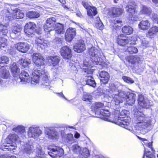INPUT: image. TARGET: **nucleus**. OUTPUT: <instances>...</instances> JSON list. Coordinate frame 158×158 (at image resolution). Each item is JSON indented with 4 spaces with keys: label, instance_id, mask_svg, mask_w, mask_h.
<instances>
[{
    "label": "nucleus",
    "instance_id": "obj_1",
    "mask_svg": "<svg viewBox=\"0 0 158 158\" xmlns=\"http://www.w3.org/2000/svg\"><path fill=\"white\" fill-rule=\"evenodd\" d=\"M32 64H31L29 67L31 68V71L28 73L26 71H22L19 75V79L20 82L23 84L29 83L31 81V83L36 84L39 82L40 77L42 78V84L45 86L49 85V80L47 75V73L44 71L40 70H35L33 72V68Z\"/></svg>",
    "mask_w": 158,
    "mask_h": 158
},
{
    "label": "nucleus",
    "instance_id": "obj_2",
    "mask_svg": "<svg viewBox=\"0 0 158 158\" xmlns=\"http://www.w3.org/2000/svg\"><path fill=\"white\" fill-rule=\"evenodd\" d=\"M135 117V123L136 125L135 128L140 132L143 134L146 131L145 130L151 125V120L150 118L145 117L140 111L137 110L134 113Z\"/></svg>",
    "mask_w": 158,
    "mask_h": 158
},
{
    "label": "nucleus",
    "instance_id": "obj_3",
    "mask_svg": "<svg viewBox=\"0 0 158 158\" xmlns=\"http://www.w3.org/2000/svg\"><path fill=\"white\" fill-rule=\"evenodd\" d=\"M127 111L123 110L120 112L118 117L117 123L120 126L125 128L134 134H136L135 131L133 130L132 127L130 126V120L124 118L127 116Z\"/></svg>",
    "mask_w": 158,
    "mask_h": 158
},
{
    "label": "nucleus",
    "instance_id": "obj_4",
    "mask_svg": "<svg viewBox=\"0 0 158 158\" xmlns=\"http://www.w3.org/2000/svg\"><path fill=\"white\" fill-rule=\"evenodd\" d=\"M89 54L93 62H94L97 64H102L103 61L98 50L94 48H92L90 50Z\"/></svg>",
    "mask_w": 158,
    "mask_h": 158
},
{
    "label": "nucleus",
    "instance_id": "obj_5",
    "mask_svg": "<svg viewBox=\"0 0 158 158\" xmlns=\"http://www.w3.org/2000/svg\"><path fill=\"white\" fill-rule=\"evenodd\" d=\"M128 93L124 91L120 90L117 94H113V98L115 104L118 105L120 103L125 100Z\"/></svg>",
    "mask_w": 158,
    "mask_h": 158
},
{
    "label": "nucleus",
    "instance_id": "obj_6",
    "mask_svg": "<svg viewBox=\"0 0 158 158\" xmlns=\"http://www.w3.org/2000/svg\"><path fill=\"white\" fill-rule=\"evenodd\" d=\"M42 131L39 127L33 125L29 127L27 131V135L29 137L36 138L41 135Z\"/></svg>",
    "mask_w": 158,
    "mask_h": 158
},
{
    "label": "nucleus",
    "instance_id": "obj_7",
    "mask_svg": "<svg viewBox=\"0 0 158 158\" xmlns=\"http://www.w3.org/2000/svg\"><path fill=\"white\" fill-rule=\"evenodd\" d=\"M63 149L58 147L50 148L49 151L48 152V154L53 158H60L63 154Z\"/></svg>",
    "mask_w": 158,
    "mask_h": 158
},
{
    "label": "nucleus",
    "instance_id": "obj_8",
    "mask_svg": "<svg viewBox=\"0 0 158 158\" xmlns=\"http://www.w3.org/2000/svg\"><path fill=\"white\" fill-rule=\"evenodd\" d=\"M32 56L33 61L36 66L39 67L44 64V59L40 54L34 53Z\"/></svg>",
    "mask_w": 158,
    "mask_h": 158
},
{
    "label": "nucleus",
    "instance_id": "obj_9",
    "mask_svg": "<svg viewBox=\"0 0 158 158\" xmlns=\"http://www.w3.org/2000/svg\"><path fill=\"white\" fill-rule=\"evenodd\" d=\"M138 103L143 108H148L151 105L148 99L146 97H144L142 94H139L138 96Z\"/></svg>",
    "mask_w": 158,
    "mask_h": 158
},
{
    "label": "nucleus",
    "instance_id": "obj_10",
    "mask_svg": "<svg viewBox=\"0 0 158 158\" xmlns=\"http://www.w3.org/2000/svg\"><path fill=\"white\" fill-rule=\"evenodd\" d=\"M138 103L143 108H148L151 105L148 99L146 97H144L142 94H139L138 96Z\"/></svg>",
    "mask_w": 158,
    "mask_h": 158
},
{
    "label": "nucleus",
    "instance_id": "obj_11",
    "mask_svg": "<svg viewBox=\"0 0 158 158\" xmlns=\"http://www.w3.org/2000/svg\"><path fill=\"white\" fill-rule=\"evenodd\" d=\"M56 21V19L54 17L48 19L46 25L44 26V30L45 31L49 32L53 30Z\"/></svg>",
    "mask_w": 158,
    "mask_h": 158
},
{
    "label": "nucleus",
    "instance_id": "obj_12",
    "mask_svg": "<svg viewBox=\"0 0 158 158\" xmlns=\"http://www.w3.org/2000/svg\"><path fill=\"white\" fill-rule=\"evenodd\" d=\"M60 52L64 59H70L72 56L71 49L67 46L62 47L60 49Z\"/></svg>",
    "mask_w": 158,
    "mask_h": 158
},
{
    "label": "nucleus",
    "instance_id": "obj_13",
    "mask_svg": "<svg viewBox=\"0 0 158 158\" xmlns=\"http://www.w3.org/2000/svg\"><path fill=\"white\" fill-rule=\"evenodd\" d=\"M36 25L33 22H29L27 23L24 27V32L29 36L33 34L35 30Z\"/></svg>",
    "mask_w": 158,
    "mask_h": 158
},
{
    "label": "nucleus",
    "instance_id": "obj_14",
    "mask_svg": "<svg viewBox=\"0 0 158 158\" xmlns=\"http://www.w3.org/2000/svg\"><path fill=\"white\" fill-rule=\"evenodd\" d=\"M137 6L135 2H129V4L127 5L126 7V11L129 14V16L131 17V20H135L132 19V17L133 15L136 13L137 10H136Z\"/></svg>",
    "mask_w": 158,
    "mask_h": 158
},
{
    "label": "nucleus",
    "instance_id": "obj_15",
    "mask_svg": "<svg viewBox=\"0 0 158 158\" xmlns=\"http://www.w3.org/2000/svg\"><path fill=\"white\" fill-rule=\"evenodd\" d=\"M76 34V30L74 28H70L68 29L65 35L66 40L68 42L71 41L74 38Z\"/></svg>",
    "mask_w": 158,
    "mask_h": 158
},
{
    "label": "nucleus",
    "instance_id": "obj_16",
    "mask_svg": "<svg viewBox=\"0 0 158 158\" xmlns=\"http://www.w3.org/2000/svg\"><path fill=\"white\" fill-rule=\"evenodd\" d=\"M117 41L118 44L121 46H124L126 44H131L130 39L129 40L127 37L123 36V35H118Z\"/></svg>",
    "mask_w": 158,
    "mask_h": 158
},
{
    "label": "nucleus",
    "instance_id": "obj_17",
    "mask_svg": "<svg viewBox=\"0 0 158 158\" xmlns=\"http://www.w3.org/2000/svg\"><path fill=\"white\" fill-rule=\"evenodd\" d=\"M15 48L19 51L25 53L30 48L29 45L26 43H19L15 45Z\"/></svg>",
    "mask_w": 158,
    "mask_h": 158
},
{
    "label": "nucleus",
    "instance_id": "obj_18",
    "mask_svg": "<svg viewBox=\"0 0 158 158\" xmlns=\"http://www.w3.org/2000/svg\"><path fill=\"white\" fill-rule=\"evenodd\" d=\"M85 49V45L84 42L81 40L76 43L73 46V49L75 52L80 53Z\"/></svg>",
    "mask_w": 158,
    "mask_h": 158
},
{
    "label": "nucleus",
    "instance_id": "obj_19",
    "mask_svg": "<svg viewBox=\"0 0 158 158\" xmlns=\"http://www.w3.org/2000/svg\"><path fill=\"white\" fill-rule=\"evenodd\" d=\"M10 69L12 74L14 77H17L20 74H19L20 70L18 65L15 63H13L10 66Z\"/></svg>",
    "mask_w": 158,
    "mask_h": 158
},
{
    "label": "nucleus",
    "instance_id": "obj_20",
    "mask_svg": "<svg viewBox=\"0 0 158 158\" xmlns=\"http://www.w3.org/2000/svg\"><path fill=\"white\" fill-rule=\"evenodd\" d=\"M100 80L101 82L104 84H107L109 79V75L108 73L106 71H101L99 74Z\"/></svg>",
    "mask_w": 158,
    "mask_h": 158
},
{
    "label": "nucleus",
    "instance_id": "obj_21",
    "mask_svg": "<svg viewBox=\"0 0 158 158\" xmlns=\"http://www.w3.org/2000/svg\"><path fill=\"white\" fill-rule=\"evenodd\" d=\"M24 16V14L23 12L19 10H17L14 11L12 16L10 15V16H9L8 18L10 20L14 19H20L23 18Z\"/></svg>",
    "mask_w": 158,
    "mask_h": 158
},
{
    "label": "nucleus",
    "instance_id": "obj_22",
    "mask_svg": "<svg viewBox=\"0 0 158 158\" xmlns=\"http://www.w3.org/2000/svg\"><path fill=\"white\" fill-rule=\"evenodd\" d=\"M45 134L48 135V137L49 138L53 139L56 137L58 136V132H57L55 129H50L47 128L45 129Z\"/></svg>",
    "mask_w": 158,
    "mask_h": 158
},
{
    "label": "nucleus",
    "instance_id": "obj_23",
    "mask_svg": "<svg viewBox=\"0 0 158 158\" xmlns=\"http://www.w3.org/2000/svg\"><path fill=\"white\" fill-rule=\"evenodd\" d=\"M136 97V95L134 94L128 93L125 100L128 104L132 106L135 102Z\"/></svg>",
    "mask_w": 158,
    "mask_h": 158
},
{
    "label": "nucleus",
    "instance_id": "obj_24",
    "mask_svg": "<svg viewBox=\"0 0 158 158\" xmlns=\"http://www.w3.org/2000/svg\"><path fill=\"white\" fill-rule=\"evenodd\" d=\"M110 91H108L110 94L109 95L111 96L113 98V94H117L120 90H118V86L114 83H111L109 85Z\"/></svg>",
    "mask_w": 158,
    "mask_h": 158
},
{
    "label": "nucleus",
    "instance_id": "obj_25",
    "mask_svg": "<svg viewBox=\"0 0 158 158\" xmlns=\"http://www.w3.org/2000/svg\"><path fill=\"white\" fill-rule=\"evenodd\" d=\"M35 144H33L29 143H27L24 146V152L27 154H30L33 152L34 151V149Z\"/></svg>",
    "mask_w": 158,
    "mask_h": 158
},
{
    "label": "nucleus",
    "instance_id": "obj_26",
    "mask_svg": "<svg viewBox=\"0 0 158 158\" xmlns=\"http://www.w3.org/2000/svg\"><path fill=\"white\" fill-rule=\"evenodd\" d=\"M126 59L128 63L132 64H138L140 61L139 57L136 56H128Z\"/></svg>",
    "mask_w": 158,
    "mask_h": 158
},
{
    "label": "nucleus",
    "instance_id": "obj_27",
    "mask_svg": "<svg viewBox=\"0 0 158 158\" xmlns=\"http://www.w3.org/2000/svg\"><path fill=\"white\" fill-rule=\"evenodd\" d=\"M139 28L141 29L145 30L148 29L150 26V23L148 20H143L139 24Z\"/></svg>",
    "mask_w": 158,
    "mask_h": 158
},
{
    "label": "nucleus",
    "instance_id": "obj_28",
    "mask_svg": "<svg viewBox=\"0 0 158 158\" xmlns=\"http://www.w3.org/2000/svg\"><path fill=\"white\" fill-rule=\"evenodd\" d=\"M35 43L38 46L42 49L45 48L48 45L46 41L39 38L35 40Z\"/></svg>",
    "mask_w": 158,
    "mask_h": 158
},
{
    "label": "nucleus",
    "instance_id": "obj_29",
    "mask_svg": "<svg viewBox=\"0 0 158 158\" xmlns=\"http://www.w3.org/2000/svg\"><path fill=\"white\" fill-rule=\"evenodd\" d=\"M16 134H12L9 135L8 137L6 139V141L10 142H19L20 141L19 136Z\"/></svg>",
    "mask_w": 158,
    "mask_h": 158
},
{
    "label": "nucleus",
    "instance_id": "obj_30",
    "mask_svg": "<svg viewBox=\"0 0 158 158\" xmlns=\"http://www.w3.org/2000/svg\"><path fill=\"white\" fill-rule=\"evenodd\" d=\"M55 31L56 33L63 34L65 32L63 25L60 23H57L55 25Z\"/></svg>",
    "mask_w": 158,
    "mask_h": 158
},
{
    "label": "nucleus",
    "instance_id": "obj_31",
    "mask_svg": "<svg viewBox=\"0 0 158 158\" xmlns=\"http://www.w3.org/2000/svg\"><path fill=\"white\" fill-rule=\"evenodd\" d=\"M10 75L8 70L4 67H0V76L3 78L7 79Z\"/></svg>",
    "mask_w": 158,
    "mask_h": 158
},
{
    "label": "nucleus",
    "instance_id": "obj_32",
    "mask_svg": "<svg viewBox=\"0 0 158 158\" xmlns=\"http://www.w3.org/2000/svg\"><path fill=\"white\" fill-rule=\"evenodd\" d=\"M48 60L49 62L51 63L53 66H55L58 64L60 58L58 56H50L48 58Z\"/></svg>",
    "mask_w": 158,
    "mask_h": 158
},
{
    "label": "nucleus",
    "instance_id": "obj_33",
    "mask_svg": "<svg viewBox=\"0 0 158 158\" xmlns=\"http://www.w3.org/2000/svg\"><path fill=\"white\" fill-rule=\"evenodd\" d=\"M21 30V26L18 24H15L12 26V34H20V32Z\"/></svg>",
    "mask_w": 158,
    "mask_h": 158
},
{
    "label": "nucleus",
    "instance_id": "obj_34",
    "mask_svg": "<svg viewBox=\"0 0 158 158\" xmlns=\"http://www.w3.org/2000/svg\"><path fill=\"white\" fill-rule=\"evenodd\" d=\"M86 84L93 87H95L96 86V83L93 78L91 76H88L85 79Z\"/></svg>",
    "mask_w": 158,
    "mask_h": 158
},
{
    "label": "nucleus",
    "instance_id": "obj_35",
    "mask_svg": "<svg viewBox=\"0 0 158 158\" xmlns=\"http://www.w3.org/2000/svg\"><path fill=\"white\" fill-rule=\"evenodd\" d=\"M13 130L14 131L18 133V135H19L24 133L25 131L24 127L21 125L19 126L16 127L14 128Z\"/></svg>",
    "mask_w": 158,
    "mask_h": 158
},
{
    "label": "nucleus",
    "instance_id": "obj_36",
    "mask_svg": "<svg viewBox=\"0 0 158 158\" xmlns=\"http://www.w3.org/2000/svg\"><path fill=\"white\" fill-rule=\"evenodd\" d=\"M18 63L23 67H26L28 66L29 64H30L31 61L30 60L27 58L24 59H20L19 60Z\"/></svg>",
    "mask_w": 158,
    "mask_h": 158
},
{
    "label": "nucleus",
    "instance_id": "obj_37",
    "mask_svg": "<svg viewBox=\"0 0 158 158\" xmlns=\"http://www.w3.org/2000/svg\"><path fill=\"white\" fill-rule=\"evenodd\" d=\"M152 12V10L150 8L143 5L142 7V9L140 11V13L141 14H144L150 15Z\"/></svg>",
    "mask_w": 158,
    "mask_h": 158
},
{
    "label": "nucleus",
    "instance_id": "obj_38",
    "mask_svg": "<svg viewBox=\"0 0 158 158\" xmlns=\"http://www.w3.org/2000/svg\"><path fill=\"white\" fill-rule=\"evenodd\" d=\"M158 32V27L153 26L149 30L147 35L148 37H151L156 34Z\"/></svg>",
    "mask_w": 158,
    "mask_h": 158
},
{
    "label": "nucleus",
    "instance_id": "obj_39",
    "mask_svg": "<svg viewBox=\"0 0 158 158\" xmlns=\"http://www.w3.org/2000/svg\"><path fill=\"white\" fill-rule=\"evenodd\" d=\"M26 15L27 17L30 18H35L39 17L40 15L38 12L32 11L27 13Z\"/></svg>",
    "mask_w": 158,
    "mask_h": 158
},
{
    "label": "nucleus",
    "instance_id": "obj_40",
    "mask_svg": "<svg viewBox=\"0 0 158 158\" xmlns=\"http://www.w3.org/2000/svg\"><path fill=\"white\" fill-rule=\"evenodd\" d=\"M123 10L118 7H115L113 8L112 13L115 16H118L122 14Z\"/></svg>",
    "mask_w": 158,
    "mask_h": 158
},
{
    "label": "nucleus",
    "instance_id": "obj_41",
    "mask_svg": "<svg viewBox=\"0 0 158 158\" xmlns=\"http://www.w3.org/2000/svg\"><path fill=\"white\" fill-rule=\"evenodd\" d=\"M73 152L77 154H80L82 148L77 144L73 145L71 148Z\"/></svg>",
    "mask_w": 158,
    "mask_h": 158
},
{
    "label": "nucleus",
    "instance_id": "obj_42",
    "mask_svg": "<svg viewBox=\"0 0 158 158\" xmlns=\"http://www.w3.org/2000/svg\"><path fill=\"white\" fill-rule=\"evenodd\" d=\"M123 32L127 35L131 34L133 31L132 28L130 26H125L122 29Z\"/></svg>",
    "mask_w": 158,
    "mask_h": 158
},
{
    "label": "nucleus",
    "instance_id": "obj_43",
    "mask_svg": "<svg viewBox=\"0 0 158 158\" xmlns=\"http://www.w3.org/2000/svg\"><path fill=\"white\" fill-rule=\"evenodd\" d=\"M111 21L112 23V25L114 28L118 29L120 27L121 23L122 22L121 20L115 19L111 20Z\"/></svg>",
    "mask_w": 158,
    "mask_h": 158
},
{
    "label": "nucleus",
    "instance_id": "obj_44",
    "mask_svg": "<svg viewBox=\"0 0 158 158\" xmlns=\"http://www.w3.org/2000/svg\"><path fill=\"white\" fill-rule=\"evenodd\" d=\"M8 32L7 27L0 23V35H6Z\"/></svg>",
    "mask_w": 158,
    "mask_h": 158
},
{
    "label": "nucleus",
    "instance_id": "obj_45",
    "mask_svg": "<svg viewBox=\"0 0 158 158\" xmlns=\"http://www.w3.org/2000/svg\"><path fill=\"white\" fill-rule=\"evenodd\" d=\"M87 12L88 15L90 16L95 15L97 13L96 8L93 6H91V8L89 9Z\"/></svg>",
    "mask_w": 158,
    "mask_h": 158
},
{
    "label": "nucleus",
    "instance_id": "obj_46",
    "mask_svg": "<svg viewBox=\"0 0 158 158\" xmlns=\"http://www.w3.org/2000/svg\"><path fill=\"white\" fill-rule=\"evenodd\" d=\"M9 59L6 56H3L0 58V67H3L5 64H7Z\"/></svg>",
    "mask_w": 158,
    "mask_h": 158
},
{
    "label": "nucleus",
    "instance_id": "obj_47",
    "mask_svg": "<svg viewBox=\"0 0 158 158\" xmlns=\"http://www.w3.org/2000/svg\"><path fill=\"white\" fill-rule=\"evenodd\" d=\"M82 157L83 158H87L89 156L90 153L89 150L85 148H83L82 151H81L80 153Z\"/></svg>",
    "mask_w": 158,
    "mask_h": 158
},
{
    "label": "nucleus",
    "instance_id": "obj_48",
    "mask_svg": "<svg viewBox=\"0 0 158 158\" xmlns=\"http://www.w3.org/2000/svg\"><path fill=\"white\" fill-rule=\"evenodd\" d=\"M128 48L126 51L128 52L130 54L136 53L138 52V49L132 46H127Z\"/></svg>",
    "mask_w": 158,
    "mask_h": 158
},
{
    "label": "nucleus",
    "instance_id": "obj_49",
    "mask_svg": "<svg viewBox=\"0 0 158 158\" xmlns=\"http://www.w3.org/2000/svg\"><path fill=\"white\" fill-rule=\"evenodd\" d=\"M104 104L101 102H96L93 105L92 107L95 110L98 111L104 107Z\"/></svg>",
    "mask_w": 158,
    "mask_h": 158
},
{
    "label": "nucleus",
    "instance_id": "obj_50",
    "mask_svg": "<svg viewBox=\"0 0 158 158\" xmlns=\"http://www.w3.org/2000/svg\"><path fill=\"white\" fill-rule=\"evenodd\" d=\"M96 22L95 26L96 27L100 30H102L104 27V25L101 21L99 17H97L96 18Z\"/></svg>",
    "mask_w": 158,
    "mask_h": 158
},
{
    "label": "nucleus",
    "instance_id": "obj_51",
    "mask_svg": "<svg viewBox=\"0 0 158 158\" xmlns=\"http://www.w3.org/2000/svg\"><path fill=\"white\" fill-rule=\"evenodd\" d=\"M6 142L7 143V145H4V146L6 147V148H5V149L8 150V151H10L15 149L16 146H15V144L12 145L10 144V143L11 142H10L9 141H6Z\"/></svg>",
    "mask_w": 158,
    "mask_h": 158
},
{
    "label": "nucleus",
    "instance_id": "obj_52",
    "mask_svg": "<svg viewBox=\"0 0 158 158\" xmlns=\"http://www.w3.org/2000/svg\"><path fill=\"white\" fill-rule=\"evenodd\" d=\"M66 140L69 143H72L74 142L73 135L71 134H68L66 136Z\"/></svg>",
    "mask_w": 158,
    "mask_h": 158
},
{
    "label": "nucleus",
    "instance_id": "obj_53",
    "mask_svg": "<svg viewBox=\"0 0 158 158\" xmlns=\"http://www.w3.org/2000/svg\"><path fill=\"white\" fill-rule=\"evenodd\" d=\"M150 16L154 23L158 24V16L157 14L152 13Z\"/></svg>",
    "mask_w": 158,
    "mask_h": 158
},
{
    "label": "nucleus",
    "instance_id": "obj_54",
    "mask_svg": "<svg viewBox=\"0 0 158 158\" xmlns=\"http://www.w3.org/2000/svg\"><path fill=\"white\" fill-rule=\"evenodd\" d=\"M100 114L105 117H109L110 115L109 112L107 110L102 109L100 111Z\"/></svg>",
    "mask_w": 158,
    "mask_h": 158
},
{
    "label": "nucleus",
    "instance_id": "obj_55",
    "mask_svg": "<svg viewBox=\"0 0 158 158\" xmlns=\"http://www.w3.org/2000/svg\"><path fill=\"white\" fill-rule=\"evenodd\" d=\"M122 79L124 81L128 83L131 84L134 83V80L130 77L124 76L123 77Z\"/></svg>",
    "mask_w": 158,
    "mask_h": 158
},
{
    "label": "nucleus",
    "instance_id": "obj_56",
    "mask_svg": "<svg viewBox=\"0 0 158 158\" xmlns=\"http://www.w3.org/2000/svg\"><path fill=\"white\" fill-rule=\"evenodd\" d=\"M144 151V154L147 158H155V156L151 152L147 151L145 149Z\"/></svg>",
    "mask_w": 158,
    "mask_h": 158
},
{
    "label": "nucleus",
    "instance_id": "obj_57",
    "mask_svg": "<svg viewBox=\"0 0 158 158\" xmlns=\"http://www.w3.org/2000/svg\"><path fill=\"white\" fill-rule=\"evenodd\" d=\"M92 97L89 94H85L84 95L82 99L84 101H89L92 99Z\"/></svg>",
    "mask_w": 158,
    "mask_h": 158
},
{
    "label": "nucleus",
    "instance_id": "obj_58",
    "mask_svg": "<svg viewBox=\"0 0 158 158\" xmlns=\"http://www.w3.org/2000/svg\"><path fill=\"white\" fill-rule=\"evenodd\" d=\"M6 39L2 37H0V48L2 47H4L6 44Z\"/></svg>",
    "mask_w": 158,
    "mask_h": 158
},
{
    "label": "nucleus",
    "instance_id": "obj_59",
    "mask_svg": "<svg viewBox=\"0 0 158 158\" xmlns=\"http://www.w3.org/2000/svg\"><path fill=\"white\" fill-rule=\"evenodd\" d=\"M82 5L84 7L88 10L89 9L91 8V6L89 4L83 1L82 2Z\"/></svg>",
    "mask_w": 158,
    "mask_h": 158
},
{
    "label": "nucleus",
    "instance_id": "obj_60",
    "mask_svg": "<svg viewBox=\"0 0 158 158\" xmlns=\"http://www.w3.org/2000/svg\"><path fill=\"white\" fill-rule=\"evenodd\" d=\"M57 94H58V96H60V97L63 98L66 100H67V99L64 96V95H63V94L62 93H58Z\"/></svg>",
    "mask_w": 158,
    "mask_h": 158
},
{
    "label": "nucleus",
    "instance_id": "obj_61",
    "mask_svg": "<svg viewBox=\"0 0 158 158\" xmlns=\"http://www.w3.org/2000/svg\"><path fill=\"white\" fill-rule=\"evenodd\" d=\"M80 136V134L77 132H76V133L74 135V137L75 138L77 139Z\"/></svg>",
    "mask_w": 158,
    "mask_h": 158
},
{
    "label": "nucleus",
    "instance_id": "obj_62",
    "mask_svg": "<svg viewBox=\"0 0 158 158\" xmlns=\"http://www.w3.org/2000/svg\"><path fill=\"white\" fill-rule=\"evenodd\" d=\"M152 143H148V147H149V148H151V149H152V151H153V148H152Z\"/></svg>",
    "mask_w": 158,
    "mask_h": 158
},
{
    "label": "nucleus",
    "instance_id": "obj_63",
    "mask_svg": "<svg viewBox=\"0 0 158 158\" xmlns=\"http://www.w3.org/2000/svg\"><path fill=\"white\" fill-rule=\"evenodd\" d=\"M0 158H8L7 156L6 155H0Z\"/></svg>",
    "mask_w": 158,
    "mask_h": 158
},
{
    "label": "nucleus",
    "instance_id": "obj_64",
    "mask_svg": "<svg viewBox=\"0 0 158 158\" xmlns=\"http://www.w3.org/2000/svg\"><path fill=\"white\" fill-rule=\"evenodd\" d=\"M84 64L86 66H88L89 64L88 62L85 61V60L84 62Z\"/></svg>",
    "mask_w": 158,
    "mask_h": 158
}]
</instances>
